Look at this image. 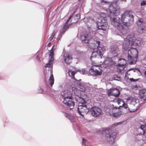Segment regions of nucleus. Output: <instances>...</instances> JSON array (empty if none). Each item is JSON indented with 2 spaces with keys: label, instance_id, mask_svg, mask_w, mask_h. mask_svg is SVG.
I'll return each mask as SVG.
<instances>
[{
  "label": "nucleus",
  "instance_id": "obj_1",
  "mask_svg": "<svg viewBox=\"0 0 146 146\" xmlns=\"http://www.w3.org/2000/svg\"><path fill=\"white\" fill-rule=\"evenodd\" d=\"M117 0L111 3L109 8L107 9V11H109L110 21L111 24L113 27L117 28L120 36L124 38L128 33L127 27L129 26L127 22H123L120 18L117 16L120 12L119 9L116 8V3Z\"/></svg>",
  "mask_w": 146,
  "mask_h": 146
},
{
  "label": "nucleus",
  "instance_id": "obj_2",
  "mask_svg": "<svg viewBox=\"0 0 146 146\" xmlns=\"http://www.w3.org/2000/svg\"><path fill=\"white\" fill-rule=\"evenodd\" d=\"M81 39L82 42L88 43V46L91 49L94 50L97 48L96 51L92 52L91 58L100 56L102 58L106 48L103 45L100 44V40L97 36H94L91 38L90 35L84 34L81 35Z\"/></svg>",
  "mask_w": 146,
  "mask_h": 146
},
{
  "label": "nucleus",
  "instance_id": "obj_3",
  "mask_svg": "<svg viewBox=\"0 0 146 146\" xmlns=\"http://www.w3.org/2000/svg\"><path fill=\"white\" fill-rule=\"evenodd\" d=\"M123 38L122 47L124 50H128L127 56L138 57V50L133 47L139 46L140 44V41L133 35H128Z\"/></svg>",
  "mask_w": 146,
  "mask_h": 146
},
{
  "label": "nucleus",
  "instance_id": "obj_4",
  "mask_svg": "<svg viewBox=\"0 0 146 146\" xmlns=\"http://www.w3.org/2000/svg\"><path fill=\"white\" fill-rule=\"evenodd\" d=\"M76 101L79 104L78 106V110L79 113L82 116L86 115L88 112L89 109L86 103L83 99L79 97L75 98Z\"/></svg>",
  "mask_w": 146,
  "mask_h": 146
},
{
  "label": "nucleus",
  "instance_id": "obj_5",
  "mask_svg": "<svg viewBox=\"0 0 146 146\" xmlns=\"http://www.w3.org/2000/svg\"><path fill=\"white\" fill-rule=\"evenodd\" d=\"M63 101L62 102L68 107L70 110L74 108V103L72 101V97L70 92L68 90H65L62 94Z\"/></svg>",
  "mask_w": 146,
  "mask_h": 146
},
{
  "label": "nucleus",
  "instance_id": "obj_6",
  "mask_svg": "<svg viewBox=\"0 0 146 146\" xmlns=\"http://www.w3.org/2000/svg\"><path fill=\"white\" fill-rule=\"evenodd\" d=\"M121 19L123 22H127L129 26L133 23V16L130 15L128 11H126L121 15Z\"/></svg>",
  "mask_w": 146,
  "mask_h": 146
},
{
  "label": "nucleus",
  "instance_id": "obj_7",
  "mask_svg": "<svg viewBox=\"0 0 146 146\" xmlns=\"http://www.w3.org/2000/svg\"><path fill=\"white\" fill-rule=\"evenodd\" d=\"M100 21L97 23V27L98 29L106 31L109 28V25L107 21L106 17H101L100 18Z\"/></svg>",
  "mask_w": 146,
  "mask_h": 146
},
{
  "label": "nucleus",
  "instance_id": "obj_8",
  "mask_svg": "<svg viewBox=\"0 0 146 146\" xmlns=\"http://www.w3.org/2000/svg\"><path fill=\"white\" fill-rule=\"evenodd\" d=\"M109 113L111 115L116 117L120 115L121 111L119 108L112 107L109 109Z\"/></svg>",
  "mask_w": 146,
  "mask_h": 146
},
{
  "label": "nucleus",
  "instance_id": "obj_9",
  "mask_svg": "<svg viewBox=\"0 0 146 146\" xmlns=\"http://www.w3.org/2000/svg\"><path fill=\"white\" fill-rule=\"evenodd\" d=\"M95 65H93L90 69L89 71L90 73L93 76L100 75L101 74L102 71L100 68L96 66L95 67Z\"/></svg>",
  "mask_w": 146,
  "mask_h": 146
},
{
  "label": "nucleus",
  "instance_id": "obj_10",
  "mask_svg": "<svg viewBox=\"0 0 146 146\" xmlns=\"http://www.w3.org/2000/svg\"><path fill=\"white\" fill-rule=\"evenodd\" d=\"M90 112L93 116L96 117L101 115L102 113V111L99 108L95 107L91 108Z\"/></svg>",
  "mask_w": 146,
  "mask_h": 146
},
{
  "label": "nucleus",
  "instance_id": "obj_11",
  "mask_svg": "<svg viewBox=\"0 0 146 146\" xmlns=\"http://www.w3.org/2000/svg\"><path fill=\"white\" fill-rule=\"evenodd\" d=\"M108 96L112 95L115 97H118L120 94V92L118 89L116 88H111L107 91Z\"/></svg>",
  "mask_w": 146,
  "mask_h": 146
},
{
  "label": "nucleus",
  "instance_id": "obj_12",
  "mask_svg": "<svg viewBox=\"0 0 146 146\" xmlns=\"http://www.w3.org/2000/svg\"><path fill=\"white\" fill-rule=\"evenodd\" d=\"M116 135V133L115 132H111L109 134L106 135V137H108L107 139L110 143H113L115 142Z\"/></svg>",
  "mask_w": 146,
  "mask_h": 146
},
{
  "label": "nucleus",
  "instance_id": "obj_13",
  "mask_svg": "<svg viewBox=\"0 0 146 146\" xmlns=\"http://www.w3.org/2000/svg\"><path fill=\"white\" fill-rule=\"evenodd\" d=\"M63 59L66 63L69 64L71 62L72 57L69 54L65 53L63 55Z\"/></svg>",
  "mask_w": 146,
  "mask_h": 146
},
{
  "label": "nucleus",
  "instance_id": "obj_14",
  "mask_svg": "<svg viewBox=\"0 0 146 146\" xmlns=\"http://www.w3.org/2000/svg\"><path fill=\"white\" fill-rule=\"evenodd\" d=\"M77 72H79L81 74H84L86 72L84 69H82L81 70L78 69L76 71H72L71 70L68 71V74L69 76L71 77L72 78L74 79V76L76 73Z\"/></svg>",
  "mask_w": 146,
  "mask_h": 146
},
{
  "label": "nucleus",
  "instance_id": "obj_15",
  "mask_svg": "<svg viewBox=\"0 0 146 146\" xmlns=\"http://www.w3.org/2000/svg\"><path fill=\"white\" fill-rule=\"evenodd\" d=\"M77 87L76 88L78 90L81 91H84L87 87V84L83 82H78V84Z\"/></svg>",
  "mask_w": 146,
  "mask_h": 146
},
{
  "label": "nucleus",
  "instance_id": "obj_16",
  "mask_svg": "<svg viewBox=\"0 0 146 146\" xmlns=\"http://www.w3.org/2000/svg\"><path fill=\"white\" fill-rule=\"evenodd\" d=\"M115 62L110 60H105L102 64V66L104 68L109 67L115 64Z\"/></svg>",
  "mask_w": 146,
  "mask_h": 146
},
{
  "label": "nucleus",
  "instance_id": "obj_17",
  "mask_svg": "<svg viewBox=\"0 0 146 146\" xmlns=\"http://www.w3.org/2000/svg\"><path fill=\"white\" fill-rule=\"evenodd\" d=\"M127 102H130L131 105H132L135 106L136 104L139 102V101L137 98L130 97L127 99Z\"/></svg>",
  "mask_w": 146,
  "mask_h": 146
},
{
  "label": "nucleus",
  "instance_id": "obj_18",
  "mask_svg": "<svg viewBox=\"0 0 146 146\" xmlns=\"http://www.w3.org/2000/svg\"><path fill=\"white\" fill-rule=\"evenodd\" d=\"M138 57L127 56L128 61L131 64H135L137 61Z\"/></svg>",
  "mask_w": 146,
  "mask_h": 146
},
{
  "label": "nucleus",
  "instance_id": "obj_19",
  "mask_svg": "<svg viewBox=\"0 0 146 146\" xmlns=\"http://www.w3.org/2000/svg\"><path fill=\"white\" fill-rule=\"evenodd\" d=\"M140 97L142 100H146V90L143 89L140 91Z\"/></svg>",
  "mask_w": 146,
  "mask_h": 146
},
{
  "label": "nucleus",
  "instance_id": "obj_20",
  "mask_svg": "<svg viewBox=\"0 0 146 146\" xmlns=\"http://www.w3.org/2000/svg\"><path fill=\"white\" fill-rule=\"evenodd\" d=\"M146 30V27L144 25H142L141 27L140 26L137 29V31L138 33L140 34H142Z\"/></svg>",
  "mask_w": 146,
  "mask_h": 146
},
{
  "label": "nucleus",
  "instance_id": "obj_21",
  "mask_svg": "<svg viewBox=\"0 0 146 146\" xmlns=\"http://www.w3.org/2000/svg\"><path fill=\"white\" fill-rule=\"evenodd\" d=\"M118 48L116 46L111 47L110 49V52L113 54H116L117 53Z\"/></svg>",
  "mask_w": 146,
  "mask_h": 146
},
{
  "label": "nucleus",
  "instance_id": "obj_22",
  "mask_svg": "<svg viewBox=\"0 0 146 146\" xmlns=\"http://www.w3.org/2000/svg\"><path fill=\"white\" fill-rule=\"evenodd\" d=\"M119 64L120 65H122V69L125 67V65L126 64V61L124 59H121L119 60Z\"/></svg>",
  "mask_w": 146,
  "mask_h": 146
},
{
  "label": "nucleus",
  "instance_id": "obj_23",
  "mask_svg": "<svg viewBox=\"0 0 146 146\" xmlns=\"http://www.w3.org/2000/svg\"><path fill=\"white\" fill-rule=\"evenodd\" d=\"M49 84L52 86L54 84V79L53 75L52 74H51L50 77L48 80Z\"/></svg>",
  "mask_w": 146,
  "mask_h": 146
},
{
  "label": "nucleus",
  "instance_id": "obj_24",
  "mask_svg": "<svg viewBox=\"0 0 146 146\" xmlns=\"http://www.w3.org/2000/svg\"><path fill=\"white\" fill-rule=\"evenodd\" d=\"M117 66V70L119 72L123 73H124L125 71L126 70L125 69V66L123 69L122 68V65H120L119 64H118Z\"/></svg>",
  "mask_w": 146,
  "mask_h": 146
},
{
  "label": "nucleus",
  "instance_id": "obj_25",
  "mask_svg": "<svg viewBox=\"0 0 146 146\" xmlns=\"http://www.w3.org/2000/svg\"><path fill=\"white\" fill-rule=\"evenodd\" d=\"M114 101L115 102L117 103L119 105L123 104L124 102L123 100L119 98L115 99Z\"/></svg>",
  "mask_w": 146,
  "mask_h": 146
},
{
  "label": "nucleus",
  "instance_id": "obj_26",
  "mask_svg": "<svg viewBox=\"0 0 146 146\" xmlns=\"http://www.w3.org/2000/svg\"><path fill=\"white\" fill-rule=\"evenodd\" d=\"M67 25V24H66L65 23V24L63 26L62 31L64 33H65V31L69 28V27L70 26V25Z\"/></svg>",
  "mask_w": 146,
  "mask_h": 146
},
{
  "label": "nucleus",
  "instance_id": "obj_27",
  "mask_svg": "<svg viewBox=\"0 0 146 146\" xmlns=\"http://www.w3.org/2000/svg\"><path fill=\"white\" fill-rule=\"evenodd\" d=\"M80 19V15L79 14H77L74 18L75 21V23L77 22Z\"/></svg>",
  "mask_w": 146,
  "mask_h": 146
},
{
  "label": "nucleus",
  "instance_id": "obj_28",
  "mask_svg": "<svg viewBox=\"0 0 146 146\" xmlns=\"http://www.w3.org/2000/svg\"><path fill=\"white\" fill-rule=\"evenodd\" d=\"M133 70V71L134 72H137L139 74H141V72H140V70L139 69H133V68H131L129 70Z\"/></svg>",
  "mask_w": 146,
  "mask_h": 146
},
{
  "label": "nucleus",
  "instance_id": "obj_29",
  "mask_svg": "<svg viewBox=\"0 0 146 146\" xmlns=\"http://www.w3.org/2000/svg\"><path fill=\"white\" fill-rule=\"evenodd\" d=\"M54 46H52L49 52V55L51 56H53L54 55V51L53 50Z\"/></svg>",
  "mask_w": 146,
  "mask_h": 146
},
{
  "label": "nucleus",
  "instance_id": "obj_30",
  "mask_svg": "<svg viewBox=\"0 0 146 146\" xmlns=\"http://www.w3.org/2000/svg\"><path fill=\"white\" fill-rule=\"evenodd\" d=\"M143 20L142 19H140L138 20V21L137 22V23L138 25H140L143 23Z\"/></svg>",
  "mask_w": 146,
  "mask_h": 146
},
{
  "label": "nucleus",
  "instance_id": "obj_31",
  "mask_svg": "<svg viewBox=\"0 0 146 146\" xmlns=\"http://www.w3.org/2000/svg\"><path fill=\"white\" fill-rule=\"evenodd\" d=\"M64 33L62 32V33H61L60 34H59L58 36L57 39L58 40H59L61 37L62 35Z\"/></svg>",
  "mask_w": 146,
  "mask_h": 146
},
{
  "label": "nucleus",
  "instance_id": "obj_32",
  "mask_svg": "<svg viewBox=\"0 0 146 146\" xmlns=\"http://www.w3.org/2000/svg\"><path fill=\"white\" fill-rule=\"evenodd\" d=\"M73 14H72L71 15H70V17H69L68 19L67 20L66 22V24H67L69 22V21L70 20V19L73 16Z\"/></svg>",
  "mask_w": 146,
  "mask_h": 146
},
{
  "label": "nucleus",
  "instance_id": "obj_33",
  "mask_svg": "<svg viewBox=\"0 0 146 146\" xmlns=\"http://www.w3.org/2000/svg\"><path fill=\"white\" fill-rule=\"evenodd\" d=\"M123 123V122H120L118 123H115L114 124V125L115 126H117L118 125H121Z\"/></svg>",
  "mask_w": 146,
  "mask_h": 146
},
{
  "label": "nucleus",
  "instance_id": "obj_34",
  "mask_svg": "<svg viewBox=\"0 0 146 146\" xmlns=\"http://www.w3.org/2000/svg\"><path fill=\"white\" fill-rule=\"evenodd\" d=\"M51 63H50V62H49L48 63H47L46 64L45 66V67L46 68V67H50V66L51 65Z\"/></svg>",
  "mask_w": 146,
  "mask_h": 146
},
{
  "label": "nucleus",
  "instance_id": "obj_35",
  "mask_svg": "<svg viewBox=\"0 0 146 146\" xmlns=\"http://www.w3.org/2000/svg\"><path fill=\"white\" fill-rule=\"evenodd\" d=\"M146 4V1H143L141 3V6H143Z\"/></svg>",
  "mask_w": 146,
  "mask_h": 146
},
{
  "label": "nucleus",
  "instance_id": "obj_36",
  "mask_svg": "<svg viewBox=\"0 0 146 146\" xmlns=\"http://www.w3.org/2000/svg\"><path fill=\"white\" fill-rule=\"evenodd\" d=\"M122 105L125 108H127L128 106L127 104L125 103L124 102L123 103V104H122Z\"/></svg>",
  "mask_w": 146,
  "mask_h": 146
},
{
  "label": "nucleus",
  "instance_id": "obj_37",
  "mask_svg": "<svg viewBox=\"0 0 146 146\" xmlns=\"http://www.w3.org/2000/svg\"><path fill=\"white\" fill-rule=\"evenodd\" d=\"M54 36V35H52L49 38L48 40H50V42L53 38Z\"/></svg>",
  "mask_w": 146,
  "mask_h": 146
},
{
  "label": "nucleus",
  "instance_id": "obj_38",
  "mask_svg": "<svg viewBox=\"0 0 146 146\" xmlns=\"http://www.w3.org/2000/svg\"><path fill=\"white\" fill-rule=\"evenodd\" d=\"M54 60V58L53 56H51V58L50 60L49 61V62L51 63V62H52Z\"/></svg>",
  "mask_w": 146,
  "mask_h": 146
},
{
  "label": "nucleus",
  "instance_id": "obj_39",
  "mask_svg": "<svg viewBox=\"0 0 146 146\" xmlns=\"http://www.w3.org/2000/svg\"><path fill=\"white\" fill-rule=\"evenodd\" d=\"M128 109L129 111H134L136 110L135 109H132L131 108H128Z\"/></svg>",
  "mask_w": 146,
  "mask_h": 146
},
{
  "label": "nucleus",
  "instance_id": "obj_40",
  "mask_svg": "<svg viewBox=\"0 0 146 146\" xmlns=\"http://www.w3.org/2000/svg\"><path fill=\"white\" fill-rule=\"evenodd\" d=\"M62 113H64V115L66 117H67L68 116V114L67 113H65L64 112H63Z\"/></svg>",
  "mask_w": 146,
  "mask_h": 146
},
{
  "label": "nucleus",
  "instance_id": "obj_41",
  "mask_svg": "<svg viewBox=\"0 0 146 146\" xmlns=\"http://www.w3.org/2000/svg\"><path fill=\"white\" fill-rule=\"evenodd\" d=\"M36 58L38 62H40V58H39L38 56H37Z\"/></svg>",
  "mask_w": 146,
  "mask_h": 146
},
{
  "label": "nucleus",
  "instance_id": "obj_42",
  "mask_svg": "<svg viewBox=\"0 0 146 146\" xmlns=\"http://www.w3.org/2000/svg\"><path fill=\"white\" fill-rule=\"evenodd\" d=\"M85 141H86V140H85V139H82V144H83V143H84V142H85Z\"/></svg>",
  "mask_w": 146,
  "mask_h": 146
},
{
  "label": "nucleus",
  "instance_id": "obj_43",
  "mask_svg": "<svg viewBox=\"0 0 146 146\" xmlns=\"http://www.w3.org/2000/svg\"><path fill=\"white\" fill-rule=\"evenodd\" d=\"M129 80L131 81H134V79L133 78H130Z\"/></svg>",
  "mask_w": 146,
  "mask_h": 146
},
{
  "label": "nucleus",
  "instance_id": "obj_44",
  "mask_svg": "<svg viewBox=\"0 0 146 146\" xmlns=\"http://www.w3.org/2000/svg\"><path fill=\"white\" fill-rule=\"evenodd\" d=\"M102 2H105V3H108V2H107V1H104V0H102Z\"/></svg>",
  "mask_w": 146,
  "mask_h": 146
},
{
  "label": "nucleus",
  "instance_id": "obj_45",
  "mask_svg": "<svg viewBox=\"0 0 146 146\" xmlns=\"http://www.w3.org/2000/svg\"><path fill=\"white\" fill-rule=\"evenodd\" d=\"M144 74L146 77V71H145V72L144 73Z\"/></svg>",
  "mask_w": 146,
  "mask_h": 146
},
{
  "label": "nucleus",
  "instance_id": "obj_46",
  "mask_svg": "<svg viewBox=\"0 0 146 146\" xmlns=\"http://www.w3.org/2000/svg\"><path fill=\"white\" fill-rule=\"evenodd\" d=\"M51 44V42H49V43L48 44V46H49Z\"/></svg>",
  "mask_w": 146,
  "mask_h": 146
},
{
  "label": "nucleus",
  "instance_id": "obj_47",
  "mask_svg": "<svg viewBox=\"0 0 146 146\" xmlns=\"http://www.w3.org/2000/svg\"><path fill=\"white\" fill-rule=\"evenodd\" d=\"M116 56V55H114V56Z\"/></svg>",
  "mask_w": 146,
  "mask_h": 146
},
{
  "label": "nucleus",
  "instance_id": "obj_48",
  "mask_svg": "<svg viewBox=\"0 0 146 146\" xmlns=\"http://www.w3.org/2000/svg\"><path fill=\"white\" fill-rule=\"evenodd\" d=\"M86 146V145H85V146Z\"/></svg>",
  "mask_w": 146,
  "mask_h": 146
}]
</instances>
